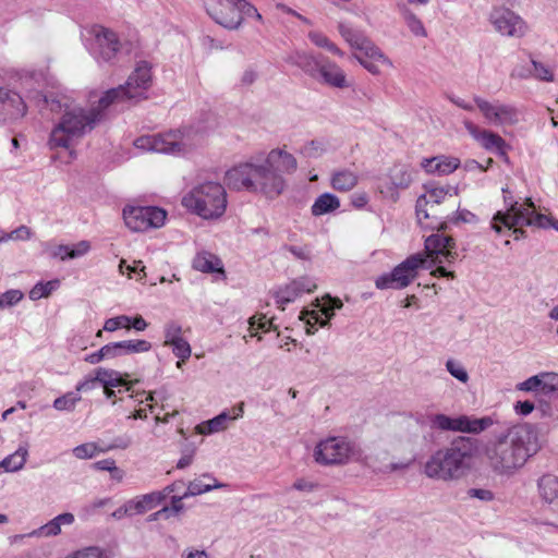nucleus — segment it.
<instances>
[{"instance_id": "obj_1", "label": "nucleus", "mask_w": 558, "mask_h": 558, "mask_svg": "<svg viewBox=\"0 0 558 558\" xmlns=\"http://www.w3.org/2000/svg\"><path fill=\"white\" fill-rule=\"evenodd\" d=\"M150 84V72H132L124 85L108 89L89 108L65 107L64 113L51 130L48 142L50 148H70L75 140L82 138L106 120L111 108L116 109L125 100L146 98Z\"/></svg>"}, {"instance_id": "obj_2", "label": "nucleus", "mask_w": 558, "mask_h": 558, "mask_svg": "<svg viewBox=\"0 0 558 558\" xmlns=\"http://www.w3.org/2000/svg\"><path fill=\"white\" fill-rule=\"evenodd\" d=\"M296 169L298 161L292 154L274 148L265 157L259 154L229 169L225 182L231 190L260 193L268 199H275L287 187L283 174H291Z\"/></svg>"}, {"instance_id": "obj_3", "label": "nucleus", "mask_w": 558, "mask_h": 558, "mask_svg": "<svg viewBox=\"0 0 558 558\" xmlns=\"http://www.w3.org/2000/svg\"><path fill=\"white\" fill-rule=\"evenodd\" d=\"M477 440L456 436L448 445L434 451L423 465V473L432 480L450 482L464 477L473 468L477 456Z\"/></svg>"}, {"instance_id": "obj_4", "label": "nucleus", "mask_w": 558, "mask_h": 558, "mask_svg": "<svg viewBox=\"0 0 558 558\" xmlns=\"http://www.w3.org/2000/svg\"><path fill=\"white\" fill-rule=\"evenodd\" d=\"M530 434L523 426H512L486 445L485 454L492 470L499 475L512 474L530 457Z\"/></svg>"}, {"instance_id": "obj_5", "label": "nucleus", "mask_w": 558, "mask_h": 558, "mask_svg": "<svg viewBox=\"0 0 558 558\" xmlns=\"http://www.w3.org/2000/svg\"><path fill=\"white\" fill-rule=\"evenodd\" d=\"M88 50L98 60L110 62L120 54L133 56L134 70H151L155 63L144 57L137 40L126 39L121 41L118 34L111 28L94 25L88 31Z\"/></svg>"}, {"instance_id": "obj_6", "label": "nucleus", "mask_w": 558, "mask_h": 558, "mask_svg": "<svg viewBox=\"0 0 558 558\" xmlns=\"http://www.w3.org/2000/svg\"><path fill=\"white\" fill-rule=\"evenodd\" d=\"M523 226L543 229L551 227L558 231V220L536 213L534 203L530 198H526L522 205H518V203L512 204L506 213L497 211L492 222V228L497 233H501L504 227L509 230L513 229L517 240L526 236L525 231L522 229Z\"/></svg>"}, {"instance_id": "obj_7", "label": "nucleus", "mask_w": 558, "mask_h": 558, "mask_svg": "<svg viewBox=\"0 0 558 558\" xmlns=\"http://www.w3.org/2000/svg\"><path fill=\"white\" fill-rule=\"evenodd\" d=\"M227 192L218 182L206 181L194 186L182 198V205L203 219H218L227 209Z\"/></svg>"}, {"instance_id": "obj_8", "label": "nucleus", "mask_w": 558, "mask_h": 558, "mask_svg": "<svg viewBox=\"0 0 558 558\" xmlns=\"http://www.w3.org/2000/svg\"><path fill=\"white\" fill-rule=\"evenodd\" d=\"M362 456L360 445L345 436H331L320 440L314 451L317 463L322 465H344Z\"/></svg>"}, {"instance_id": "obj_9", "label": "nucleus", "mask_w": 558, "mask_h": 558, "mask_svg": "<svg viewBox=\"0 0 558 558\" xmlns=\"http://www.w3.org/2000/svg\"><path fill=\"white\" fill-rule=\"evenodd\" d=\"M339 33L355 48L354 58L366 70L390 68L392 62L371 40L345 23H339Z\"/></svg>"}, {"instance_id": "obj_10", "label": "nucleus", "mask_w": 558, "mask_h": 558, "mask_svg": "<svg viewBox=\"0 0 558 558\" xmlns=\"http://www.w3.org/2000/svg\"><path fill=\"white\" fill-rule=\"evenodd\" d=\"M427 258L423 254H412L397 265L390 272H385L375 279V287L379 290H401L411 284L418 275V269H428Z\"/></svg>"}, {"instance_id": "obj_11", "label": "nucleus", "mask_w": 558, "mask_h": 558, "mask_svg": "<svg viewBox=\"0 0 558 558\" xmlns=\"http://www.w3.org/2000/svg\"><path fill=\"white\" fill-rule=\"evenodd\" d=\"M226 1L232 5L228 12L222 10L221 2L206 4L207 14L222 27L230 31L238 29L242 25L244 17H254L259 22L263 21V17L257 9L246 0Z\"/></svg>"}, {"instance_id": "obj_12", "label": "nucleus", "mask_w": 558, "mask_h": 558, "mask_svg": "<svg viewBox=\"0 0 558 558\" xmlns=\"http://www.w3.org/2000/svg\"><path fill=\"white\" fill-rule=\"evenodd\" d=\"M425 251L434 257L433 264H439L432 271L434 277L454 278V272L447 270L441 265L442 263H452L458 256L456 241L452 236L439 233L430 234L425 240Z\"/></svg>"}, {"instance_id": "obj_13", "label": "nucleus", "mask_w": 558, "mask_h": 558, "mask_svg": "<svg viewBox=\"0 0 558 558\" xmlns=\"http://www.w3.org/2000/svg\"><path fill=\"white\" fill-rule=\"evenodd\" d=\"M428 421L432 429L469 434H478L489 428L494 423L493 418L489 416L477 418L468 415H459L451 417L442 413L429 415Z\"/></svg>"}, {"instance_id": "obj_14", "label": "nucleus", "mask_w": 558, "mask_h": 558, "mask_svg": "<svg viewBox=\"0 0 558 558\" xmlns=\"http://www.w3.org/2000/svg\"><path fill=\"white\" fill-rule=\"evenodd\" d=\"M167 213L157 206H129L123 209L126 227L134 232H144L165 225Z\"/></svg>"}, {"instance_id": "obj_15", "label": "nucleus", "mask_w": 558, "mask_h": 558, "mask_svg": "<svg viewBox=\"0 0 558 558\" xmlns=\"http://www.w3.org/2000/svg\"><path fill=\"white\" fill-rule=\"evenodd\" d=\"M488 21L495 32L505 37L522 38L529 31L526 22L506 7H494L488 14Z\"/></svg>"}, {"instance_id": "obj_16", "label": "nucleus", "mask_w": 558, "mask_h": 558, "mask_svg": "<svg viewBox=\"0 0 558 558\" xmlns=\"http://www.w3.org/2000/svg\"><path fill=\"white\" fill-rule=\"evenodd\" d=\"M426 193L421 195L416 199L415 211L418 222H422L423 219L435 218L437 220L442 219L438 210L437 206L441 203H446L452 198V194L450 191H453L454 195L457 194V189H452L450 186H434L432 184L425 185Z\"/></svg>"}, {"instance_id": "obj_17", "label": "nucleus", "mask_w": 558, "mask_h": 558, "mask_svg": "<svg viewBox=\"0 0 558 558\" xmlns=\"http://www.w3.org/2000/svg\"><path fill=\"white\" fill-rule=\"evenodd\" d=\"M474 101L490 124L502 126L519 122V110L512 105L499 101L489 102L481 97H475Z\"/></svg>"}, {"instance_id": "obj_18", "label": "nucleus", "mask_w": 558, "mask_h": 558, "mask_svg": "<svg viewBox=\"0 0 558 558\" xmlns=\"http://www.w3.org/2000/svg\"><path fill=\"white\" fill-rule=\"evenodd\" d=\"M135 146L147 151L162 154H177L182 150V144L173 133L141 136L135 141Z\"/></svg>"}, {"instance_id": "obj_19", "label": "nucleus", "mask_w": 558, "mask_h": 558, "mask_svg": "<svg viewBox=\"0 0 558 558\" xmlns=\"http://www.w3.org/2000/svg\"><path fill=\"white\" fill-rule=\"evenodd\" d=\"M341 300L335 298H330L328 295V303L324 304L320 312L326 316L324 319L322 315L317 311L303 310L300 314V319L305 322V325H319L320 327H326L329 325L330 319L335 315L336 310H340L342 307Z\"/></svg>"}, {"instance_id": "obj_20", "label": "nucleus", "mask_w": 558, "mask_h": 558, "mask_svg": "<svg viewBox=\"0 0 558 558\" xmlns=\"http://www.w3.org/2000/svg\"><path fill=\"white\" fill-rule=\"evenodd\" d=\"M108 349L111 359H114L122 355L148 352L151 349V343L144 339H131L110 342L108 343Z\"/></svg>"}, {"instance_id": "obj_21", "label": "nucleus", "mask_w": 558, "mask_h": 558, "mask_svg": "<svg viewBox=\"0 0 558 558\" xmlns=\"http://www.w3.org/2000/svg\"><path fill=\"white\" fill-rule=\"evenodd\" d=\"M421 165L427 173L447 175L459 168L460 160L454 157L437 156L423 159Z\"/></svg>"}, {"instance_id": "obj_22", "label": "nucleus", "mask_w": 558, "mask_h": 558, "mask_svg": "<svg viewBox=\"0 0 558 558\" xmlns=\"http://www.w3.org/2000/svg\"><path fill=\"white\" fill-rule=\"evenodd\" d=\"M74 515L70 512L61 513L54 517L52 520L41 525L40 527L32 531L28 536H57L61 533L62 525H71L74 522Z\"/></svg>"}, {"instance_id": "obj_23", "label": "nucleus", "mask_w": 558, "mask_h": 558, "mask_svg": "<svg viewBox=\"0 0 558 558\" xmlns=\"http://www.w3.org/2000/svg\"><path fill=\"white\" fill-rule=\"evenodd\" d=\"M163 501V496L159 492L140 495L129 500V507L134 514H143Z\"/></svg>"}, {"instance_id": "obj_24", "label": "nucleus", "mask_w": 558, "mask_h": 558, "mask_svg": "<svg viewBox=\"0 0 558 558\" xmlns=\"http://www.w3.org/2000/svg\"><path fill=\"white\" fill-rule=\"evenodd\" d=\"M222 486L223 484L217 482V480L211 477L209 474H203L202 477L195 478L189 483L187 488L184 492V497L197 496Z\"/></svg>"}, {"instance_id": "obj_25", "label": "nucleus", "mask_w": 558, "mask_h": 558, "mask_svg": "<svg viewBox=\"0 0 558 558\" xmlns=\"http://www.w3.org/2000/svg\"><path fill=\"white\" fill-rule=\"evenodd\" d=\"M193 268L205 274L223 271L221 260L207 252L199 253L195 256L193 259Z\"/></svg>"}, {"instance_id": "obj_26", "label": "nucleus", "mask_w": 558, "mask_h": 558, "mask_svg": "<svg viewBox=\"0 0 558 558\" xmlns=\"http://www.w3.org/2000/svg\"><path fill=\"white\" fill-rule=\"evenodd\" d=\"M538 492L544 501H558V477L551 474L543 475L538 480Z\"/></svg>"}, {"instance_id": "obj_27", "label": "nucleus", "mask_w": 558, "mask_h": 558, "mask_svg": "<svg viewBox=\"0 0 558 558\" xmlns=\"http://www.w3.org/2000/svg\"><path fill=\"white\" fill-rule=\"evenodd\" d=\"M357 175L349 169L335 171L331 177V186L339 192L351 191L357 184Z\"/></svg>"}, {"instance_id": "obj_28", "label": "nucleus", "mask_w": 558, "mask_h": 558, "mask_svg": "<svg viewBox=\"0 0 558 558\" xmlns=\"http://www.w3.org/2000/svg\"><path fill=\"white\" fill-rule=\"evenodd\" d=\"M340 207L339 198L331 193L319 195L312 205L311 211L313 216H323L335 211Z\"/></svg>"}, {"instance_id": "obj_29", "label": "nucleus", "mask_w": 558, "mask_h": 558, "mask_svg": "<svg viewBox=\"0 0 558 558\" xmlns=\"http://www.w3.org/2000/svg\"><path fill=\"white\" fill-rule=\"evenodd\" d=\"M231 413L228 411H222L217 416L203 422L196 426V430L201 435H209L214 433H218L225 430L227 428V423L230 421Z\"/></svg>"}, {"instance_id": "obj_30", "label": "nucleus", "mask_w": 558, "mask_h": 558, "mask_svg": "<svg viewBox=\"0 0 558 558\" xmlns=\"http://www.w3.org/2000/svg\"><path fill=\"white\" fill-rule=\"evenodd\" d=\"M398 10L413 35L426 37L427 33L422 21L409 9L408 4L399 3Z\"/></svg>"}, {"instance_id": "obj_31", "label": "nucleus", "mask_w": 558, "mask_h": 558, "mask_svg": "<svg viewBox=\"0 0 558 558\" xmlns=\"http://www.w3.org/2000/svg\"><path fill=\"white\" fill-rule=\"evenodd\" d=\"M27 456V448L19 447L15 452L8 456L0 462V468H2L5 472H16L24 466Z\"/></svg>"}, {"instance_id": "obj_32", "label": "nucleus", "mask_w": 558, "mask_h": 558, "mask_svg": "<svg viewBox=\"0 0 558 558\" xmlns=\"http://www.w3.org/2000/svg\"><path fill=\"white\" fill-rule=\"evenodd\" d=\"M312 76L319 83L332 87L344 88L351 86L342 72H311Z\"/></svg>"}, {"instance_id": "obj_33", "label": "nucleus", "mask_w": 558, "mask_h": 558, "mask_svg": "<svg viewBox=\"0 0 558 558\" xmlns=\"http://www.w3.org/2000/svg\"><path fill=\"white\" fill-rule=\"evenodd\" d=\"M482 142V145L486 148V149H496L498 154L500 155H505L506 151H505V148H506V142L505 140L496 134V133H493L490 131H486L484 130L481 134H480V137H478Z\"/></svg>"}, {"instance_id": "obj_34", "label": "nucleus", "mask_w": 558, "mask_h": 558, "mask_svg": "<svg viewBox=\"0 0 558 558\" xmlns=\"http://www.w3.org/2000/svg\"><path fill=\"white\" fill-rule=\"evenodd\" d=\"M447 220L440 221L437 226L438 231H446L448 229V223H459V222H472L476 219L475 215L468 209L452 211L451 214H447L444 216Z\"/></svg>"}, {"instance_id": "obj_35", "label": "nucleus", "mask_w": 558, "mask_h": 558, "mask_svg": "<svg viewBox=\"0 0 558 558\" xmlns=\"http://www.w3.org/2000/svg\"><path fill=\"white\" fill-rule=\"evenodd\" d=\"M390 181L396 187L407 189L412 182V175L405 166H395L390 170Z\"/></svg>"}, {"instance_id": "obj_36", "label": "nucleus", "mask_w": 558, "mask_h": 558, "mask_svg": "<svg viewBox=\"0 0 558 558\" xmlns=\"http://www.w3.org/2000/svg\"><path fill=\"white\" fill-rule=\"evenodd\" d=\"M60 286L58 279H53L47 282H37L29 291V299L33 301L41 298H48L54 290Z\"/></svg>"}, {"instance_id": "obj_37", "label": "nucleus", "mask_w": 558, "mask_h": 558, "mask_svg": "<svg viewBox=\"0 0 558 558\" xmlns=\"http://www.w3.org/2000/svg\"><path fill=\"white\" fill-rule=\"evenodd\" d=\"M299 296L300 294L295 290L292 281L274 292L276 304H278L281 310H284L286 304L293 302Z\"/></svg>"}, {"instance_id": "obj_38", "label": "nucleus", "mask_w": 558, "mask_h": 558, "mask_svg": "<svg viewBox=\"0 0 558 558\" xmlns=\"http://www.w3.org/2000/svg\"><path fill=\"white\" fill-rule=\"evenodd\" d=\"M326 153V145L320 140L306 142L301 148L300 154L308 159H317Z\"/></svg>"}, {"instance_id": "obj_39", "label": "nucleus", "mask_w": 558, "mask_h": 558, "mask_svg": "<svg viewBox=\"0 0 558 558\" xmlns=\"http://www.w3.org/2000/svg\"><path fill=\"white\" fill-rule=\"evenodd\" d=\"M81 396L75 391H70L53 401V408L58 411H73L77 402L81 401Z\"/></svg>"}, {"instance_id": "obj_40", "label": "nucleus", "mask_w": 558, "mask_h": 558, "mask_svg": "<svg viewBox=\"0 0 558 558\" xmlns=\"http://www.w3.org/2000/svg\"><path fill=\"white\" fill-rule=\"evenodd\" d=\"M308 38L317 47L325 48L333 54H341L340 49L332 41H330L329 38L325 36L323 33L311 32L308 34Z\"/></svg>"}, {"instance_id": "obj_41", "label": "nucleus", "mask_w": 558, "mask_h": 558, "mask_svg": "<svg viewBox=\"0 0 558 558\" xmlns=\"http://www.w3.org/2000/svg\"><path fill=\"white\" fill-rule=\"evenodd\" d=\"M542 378V393L549 395L558 390V373L543 372L539 373Z\"/></svg>"}, {"instance_id": "obj_42", "label": "nucleus", "mask_w": 558, "mask_h": 558, "mask_svg": "<svg viewBox=\"0 0 558 558\" xmlns=\"http://www.w3.org/2000/svg\"><path fill=\"white\" fill-rule=\"evenodd\" d=\"M446 369L452 377H454L456 379L463 384H465L469 380V374L460 362H457L454 360H448L446 362Z\"/></svg>"}, {"instance_id": "obj_43", "label": "nucleus", "mask_w": 558, "mask_h": 558, "mask_svg": "<svg viewBox=\"0 0 558 558\" xmlns=\"http://www.w3.org/2000/svg\"><path fill=\"white\" fill-rule=\"evenodd\" d=\"M168 345L172 348L173 354L182 361H185L191 356V345L183 338L177 339Z\"/></svg>"}, {"instance_id": "obj_44", "label": "nucleus", "mask_w": 558, "mask_h": 558, "mask_svg": "<svg viewBox=\"0 0 558 558\" xmlns=\"http://www.w3.org/2000/svg\"><path fill=\"white\" fill-rule=\"evenodd\" d=\"M24 294L21 290L11 289L0 295V310L4 307H11L17 304Z\"/></svg>"}, {"instance_id": "obj_45", "label": "nucleus", "mask_w": 558, "mask_h": 558, "mask_svg": "<svg viewBox=\"0 0 558 558\" xmlns=\"http://www.w3.org/2000/svg\"><path fill=\"white\" fill-rule=\"evenodd\" d=\"M120 328H130V316L119 315L116 317L108 318L104 324V330L116 331Z\"/></svg>"}, {"instance_id": "obj_46", "label": "nucleus", "mask_w": 558, "mask_h": 558, "mask_svg": "<svg viewBox=\"0 0 558 558\" xmlns=\"http://www.w3.org/2000/svg\"><path fill=\"white\" fill-rule=\"evenodd\" d=\"M165 345L170 344L177 339L182 338V327L175 322H169L165 325Z\"/></svg>"}, {"instance_id": "obj_47", "label": "nucleus", "mask_w": 558, "mask_h": 558, "mask_svg": "<svg viewBox=\"0 0 558 558\" xmlns=\"http://www.w3.org/2000/svg\"><path fill=\"white\" fill-rule=\"evenodd\" d=\"M45 102L47 104V107L49 108V110L51 112H56V113L62 112V114L64 113L65 107H72L68 102V99H65L64 97L59 98L53 95L45 96Z\"/></svg>"}, {"instance_id": "obj_48", "label": "nucleus", "mask_w": 558, "mask_h": 558, "mask_svg": "<svg viewBox=\"0 0 558 558\" xmlns=\"http://www.w3.org/2000/svg\"><path fill=\"white\" fill-rule=\"evenodd\" d=\"M517 389L520 391H539L542 392V378L539 374L529 377L526 380L519 383Z\"/></svg>"}, {"instance_id": "obj_49", "label": "nucleus", "mask_w": 558, "mask_h": 558, "mask_svg": "<svg viewBox=\"0 0 558 558\" xmlns=\"http://www.w3.org/2000/svg\"><path fill=\"white\" fill-rule=\"evenodd\" d=\"M96 452L97 447L94 442L82 444L73 449V454L77 459H90L96 454Z\"/></svg>"}, {"instance_id": "obj_50", "label": "nucleus", "mask_w": 558, "mask_h": 558, "mask_svg": "<svg viewBox=\"0 0 558 558\" xmlns=\"http://www.w3.org/2000/svg\"><path fill=\"white\" fill-rule=\"evenodd\" d=\"M292 283L300 295L311 293L316 289L315 282L308 277H300L294 279Z\"/></svg>"}, {"instance_id": "obj_51", "label": "nucleus", "mask_w": 558, "mask_h": 558, "mask_svg": "<svg viewBox=\"0 0 558 558\" xmlns=\"http://www.w3.org/2000/svg\"><path fill=\"white\" fill-rule=\"evenodd\" d=\"M292 488L304 493H312L319 488V484L315 481L301 477L293 483Z\"/></svg>"}, {"instance_id": "obj_52", "label": "nucleus", "mask_w": 558, "mask_h": 558, "mask_svg": "<svg viewBox=\"0 0 558 558\" xmlns=\"http://www.w3.org/2000/svg\"><path fill=\"white\" fill-rule=\"evenodd\" d=\"M250 327L253 330H263L265 332L275 328L272 319H267L265 316L259 318L252 317L250 319Z\"/></svg>"}, {"instance_id": "obj_53", "label": "nucleus", "mask_w": 558, "mask_h": 558, "mask_svg": "<svg viewBox=\"0 0 558 558\" xmlns=\"http://www.w3.org/2000/svg\"><path fill=\"white\" fill-rule=\"evenodd\" d=\"M111 359L109 354L108 344L101 347L98 351L86 355L85 361L89 364H97L104 360Z\"/></svg>"}, {"instance_id": "obj_54", "label": "nucleus", "mask_w": 558, "mask_h": 558, "mask_svg": "<svg viewBox=\"0 0 558 558\" xmlns=\"http://www.w3.org/2000/svg\"><path fill=\"white\" fill-rule=\"evenodd\" d=\"M534 77L538 81L553 82L555 80L554 72H520L518 78L526 80Z\"/></svg>"}, {"instance_id": "obj_55", "label": "nucleus", "mask_w": 558, "mask_h": 558, "mask_svg": "<svg viewBox=\"0 0 558 558\" xmlns=\"http://www.w3.org/2000/svg\"><path fill=\"white\" fill-rule=\"evenodd\" d=\"M133 383L126 381L119 372L116 371V376L106 381V388L125 387V391L131 390Z\"/></svg>"}, {"instance_id": "obj_56", "label": "nucleus", "mask_w": 558, "mask_h": 558, "mask_svg": "<svg viewBox=\"0 0 558 558\" xmlns=\"http://www.w3.org/2000/svg\"><path fill=\"white\" fill-rule=\"evenodd\" d=\"M90 250V243L86 240L80 241L71 246L70 259L78 258L87 254Z\"/></svg>"}, {"instance_id": "obj_57", "label": "nucleus", "mask_w": 558, "mask_h": 558, "mask_svg": "<svg viewBox=\"0 0 558 558\" xmlns=\"http://www.w3.org/2000/svg\"><path fill=\"white\" fill-rule=\"evenodd\" d=\"M32 235V231L26 226H20L13 231L7 234V241L9 240H28Z\"/></svg>"}, {"instance_id": "obj_58", "label": "nucleus", "mask_w": 558, "mask_h": 558, "mask_svg": "<svg viewBox=\"0 0 558 558\" xmlns=\"http://www.w3.org/2000/svg\"><path fill=\"white\" fill-rule=\"evenodd\" d=\"M112 376H116L114 369L99 367L95 371V380H97V384H101L104 388H106V381L110 380Z\"/></svg>"}, {"instance_id": "obj_59", "label": "nucleus", "mask_w": 558, "mask_h": 558, "mask_svg": "<svg viewBox=\"0 0 558 558\" xmlns=\"http://www.w3.org/2000/svg\"><path fill=\"white\" fill-rule=\"evenodd\" d=\"M468 495L483 501H490L494 499V494L490 490L483 488H471L468 490Z\"/></svg>"}, {"instance_id": "obj_60", "label": "nucleus", "mask_w": 558, "mask_h": 558, "mask_svg": "<svg viewBox=\"0 0 558 558\" xmlns=\"http://www.w3.org/2000/svg\"><path fill=\"white\" fill-rule=\"evenodd\" d=\"M97 386V380H95V376H87L84 380L77 383L75 387V392L80 395V392H86L95 389Z\"/></svg>"}, {"instance_id": "obj_61", "label": "nucleus", "mask_w": 558, "mask_h": 558, "mask_svg": "<svg viewBox=\"0 0 558 558\" xmlns=\"http://www.w3.org/2000/svg\"><path fill=\"white\" fill-rule=\"evenodd\" d=\"M535 405L532 401L524 400V401H518L514 404V411L519 415L526 416L534 410Z\"/></svg>"}, {"instance_id": "obj_62", "label": "nucleus", "mask_w": 558, "mask_h": 558, "mask_svg": "<svg viewBox=\"0 0 558 558\" xmlns=\"http://www.w3.org/2000/svg\"><path fill=\"white\" fill-rule=\"evenodd\" d=\"M94 468L101 471L119 472L113 459H104L94 463Z\"/></svg>"}, {"instance_id": "obj_63", "label": "nucleus", "mask_w": 558, "mask_h": 558, "mask_svg": "<svg viewBox=\"0 0 558 558\" xmlns=\"http://www.w3.org/2000/svg\"><path fill=\"white\" fill-rule=\"evenodd\" d=\"M493 159L489 158L487 159V165L484 167L482 163H480L478 161L474 160V159H469L465 161L464 163V169L468 170V171H474V170H480L481 172H484L487 170V168L489 166H492L493 163Z\"/></svg>"}, {"instance_id": "obj_64", "label": "nucleus", "mask_w": 558, "mask_h": 558, "mask_svg": "<svg viewBox=\"0 0 558 558\" xmlns=\"http://www.w3.org/2000/svg\"><path fill=\"white\" fill-rule=\"evenodd\" d=\"M148 327V323L141 315L130 316V328L136 331H144Z\"/></svg>"}]
</instances>
